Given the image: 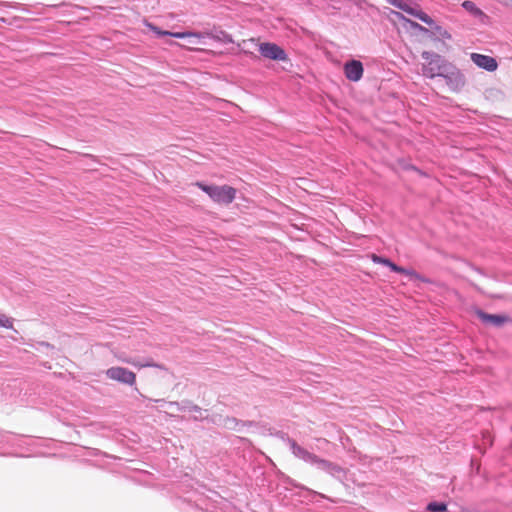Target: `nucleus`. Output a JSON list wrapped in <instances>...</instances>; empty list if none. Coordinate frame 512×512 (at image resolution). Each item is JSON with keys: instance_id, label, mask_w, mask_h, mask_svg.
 Here are the masks:
<instances>
[{"instance_id": "39448f33", "label": "nucleus", "mask_w": 512, "mask_h": 512, "mask_svg": "<svg viewBox=\"0 0 512 512\" xmlns=\"http://www.w3.org/2000/svg\"><path fill=\"white\" fill-rule=\"evenodd\" d=\"M106 376L113 381L133 386L136 383V374L127 368L113 366L105 371Z\"/></svg>"}, {"instance_id": "5701e85b", "label": "nucleus", "mask_w": 512, "mask_h": 512, "mask_svg": "<svg viewBox=\"0 0 512 512\" xmlns=\"http://www.w3.org/2000/svg\"><path fill=\"white\" fill-rule=\"evenodd\" d=\"M191 411H194V412H200V411H201V409H200L198 406H195V405H194V406H192Z\"/></svg>"}, {"instance_id": "dca6fc26", "label": "nucleus", "mask_w": 512, "mask_h": 512, "mask_svg": "<svg viewBox=\"0 0 512 512\" xmlns=\"http://www.w3.org/2000/svg\"><path fill=\"white\" fill-rule=\"evenodd\" d=\"M121 360H122L123 362L128 363V364H131V365H133V366H135V367H137V368H143V367L154 366V365H153L152 363H150V362H145V363H143V362H139V361H136V360H134V359H130V358H129V359H128V358H123V359H121Z\"/></svg>"}, {"instance_id": "b1692460", "label": "nucleus", "mask_w": 512, "mask_h": 512, "mask_svg": "<svg viewBox=\"0 0 512 512\" xmlns=\"http://www.w3.org/2000/svg\"><path fill=\"white\" fill-rule=\"evenodd\" d=\"M412 25L416 28H419L420 30H426L425 28H423L421 25H419L418 23H412Z\"/></svg>"}, {"instance_id": "7ed1b4c3", "label": "nucleus", "mask_w": 512, "mask_h": 512, "mask_svg": "<svg viewBox=\"0 0 512 512\" xmlns=\"http://www.w3.org/2000/svg\"><path fill=\"white\" fill-rule=\"evenodd\" d=\"M421 56L425 60V63L422 65V73L425 77H441L450 66V64L437 53L423 51Z\"/></svg>"}, {"instance_id": "4468645a", "label": "nucleus", "mask_w": 512, "mask_h": 512, "mask_svg": "<svg viewBox=\"0 0 512 512\" xmlns=\"http://www.w3.org/2000/svg\"><path fill=\"white\" fill-rule=\"evenodd\" d=\"M427 510L430 512H445L447 505L442 502H431L427 505Z\"/></svg>"}, {"instance_id": "9d476101", "label": "nucleus", "mask_w": 512, "mask_h": 512, "mask_svg": "<svg viewBox=\"0 0 512 512\" xmlns=\"http://www.w3.org/2000/svg\"><path fill=\"white\" fill-rule=\"evenodd\" d=\"M477 314H478L479 318L484 323H489V324H491L493 326H496V327L501 326L507 320V317H505V316L496 315V314H488V313H485L483 311H478Z\"/></svg>"}, {"instance_id": "412c9836", "label": "nucleus", "mask_w": 512, "mask_h": 512, "mask_svg": "<svg viewBox=\"0 0 512 512\" xmlns=\"http://www.w3.org/2000/svg\"><path fill=\"white\" fill-rule=\"evenodd\" d=\"M372 260H373L374 263L385 265L387 263V261H388V258H384V257H381V256L373 254L372 255Z\"/></svg>"}, {"instance_id": "aec40b11", "label": "nucleus", "mask_w": 512, "mask_h": 512, "mask_svg": "<svg viewBox=\"0 0 512 512\" xmlns=\"http://www.w3.org/2000/svg\"><path fill=\"white\" fill-rule=\"evenodd\" d=\"M384 266L389 267L393 272H396V273L404 272L403 267L396 265L390 259H388L387 263Z\"/></svg>"}, {"instance_id": "423d86ee", "label": "nucleus", "mask_w": 512, "mask_h": 512, "mask_svg": "<svg viewBox=\"0 0 512 512\" xmlns=\"http://www.w3.org/2000/svg\"><path fill=\"white\" fill-rule=\"evenodd\" d=\"M258 50L264 58L276 61L287 60V54L275 43L264 42L258 45Z\"/></svg>"}, {"instance_id": "f3484780", "label": "nucleus", "mask_w": 512, "mask_h": 512, "mask_svg": "<svg viewBox=\"0 0 512 512\" xmlns=\"http://www.w3.org/2000/svg\"><path fill=\"white\" fill-rule=\"evenodd\" d=\"M0 327L7 329L13 328V319L6 317L4 314H0Z\"/></svg>"}, {"instance_id": "ddd939ff", "label": "nucleus", "mask_w": 512, "mask_h": 512, "mask_svg": "<svg viewBox=\"0 0 512 512\" xmlns=\"http://www.w3.org/2000/svg\"><path fill=\"white\" fill-rule=\"evenodd\" d=\"M258 43L254 38L243 40L238 46L241 48L242 52L247 55H252L251 49L254 47H258Z\"/></svg>"}, {"instance_id": "6ab92c4d", "label": "nucleus", "mask_w": 512, "mask_h": 512, "mask_svg": "<svg viewBox=\"0 0 512 512\" xmlns=\"http://www.w3.org/2000/svg\"><path fill=\"white\" fill-rule=\"evenodd\" d=\"M384 266L389 267L393 272H396V273L404 272L403 267L396 265L390 259H388L387 263Z\"/></svg>"}, {"instance_id": "a211bd4d", "label": "nucleus", "mask_w": 512, "mask_h": 512, "mask_svg": "<svg viewBox=\"0 0 512 512\" xmlns=\"http://www.w3.org/2000/svg\"><path fill=\"white\" fill-rule=\"evenodd\" d=\"M389 4L403 10L406 12V10L409 9V6L403 1V0H386Z\"/></svg>"}, {"instance_id": "1a4fd4ad", "label": "nucleus", "mask_w": 512, "mask_h": 512, "mask_svg": "<svg viewBox=\"0 0 512 512\" xmlns=\"http://www.w3.org/2000/svg\"><path fill=\"white\" fill-rule=\"evenodd\" d=\"M471 60L475 65H477L479 68H482L488 72H493L497 69L498 64L495 58L483 55L479 53H472L471 54Z\"/></svg>"}, {"instance_id": "f8f14e48", "label": "nucleus", "mask_w": 512, "mask_h": 512, "mask_svg": "<svg viewBox=\"0 0 512 512\" xmlns=\"http://www.w3.org/2000/svg\"><path fill=\"white\" fill-rule=\"evenodd\" d=\"M406 12L408 14L418 18L419 20H421L422 22H424L425 24H427L429 26L434 25V20L429 15H427L426 13H424L422 11H418L414 8L409 7V9L406 10Z\"/></svg>"}, {"instance_id": "f257e3e1", "label": "nucleus", "mask_w": 512, "mask_h": 512, "mask_svg": "<svg viewBox=\"0 0 512 512\" xmlns=\"http://www.w3.org/2000/svg\"><path fill=\"white\" fill-rule=\"evenodd\" d=\"M288 443L292 453L303 461L315 465L319 470H322L340 482L347 479V470L336 463L330 462L325 459L319 458L317 455L310 453L303 447L299 446L294 440L289 439Z\"/></svg>"}, {"instance_id": "20e7f679", "label": "nucleus", "mask_w": 512, "mask_h": 512, "mask_svg": "<svg viewBox=\"0 0 512 512\" xmlns=\"http://www.w3.org/2000/svg\"><path fill=\"white\" fill-rule=\"evenodd\" d=\"M197 186L208 194L214 202L219 204H230L236 196V189L228 185L217 186L197 183Z\"/></svg>"}, {"instance_id": "9b49d317", "label": "nucleus", "mask_w": 512, "mask_h": 512, "mask_svg": "<svg viewBox=\"0 0 512 512\" xmlns=\"http://www.w3.org/2000/svg\"><path fill=\"white\" fill-rule=\"evenodd\" d=\"M462 7L470 12L474 17L480 18L482 21L487 18V16L480 10L474 2L466 0L462 3Z\"/></svg>"}, {"instance_id": "6e6552de", "label": "nucleus", "mask_w": 512, "mask_h": 512, "mask_svg": "<svg viewBox=\"0 0 512 512\" xmlns=\"http://www.w3.org/2000/svg\"><path fill=\"white\" fill-rule=\"evenodd\" d=\"M363 71V65L358 60H350L344 64V74L350 81H359L363 76Z\"/></svg>"}, {"instance_id": "0eeeda50", "label": "nucleus", "mask_w": 512, "mask_h": 512, "mask_svg": "<svg viewBox=\"0 0 512 512\" xmlns=\"http://www.w3.org/2000/svg\"><path fill=\"white\" fill-rule=\"evenodd\" d=\"M446 80L447 85L454 91L460 90L464 84L465 79L462 73L453 66H449L447 71L441 75Z\"/></svg>"}, {"instance_id": "4be33fe9", "label": "nucleus", "mask_w": 512, "mask_h": 512, "mask_svg": "<svg viewBox=\"0 0 512 512\" xmlns=\"http://www.w3.org/2000/svg\"><path fill=\"white\" fill-rule=\"evenodd\" d=\"M436 29L439 31V34L444 37V38H448L450 39L451 38V35L446 31V30H443L442 31V28L440 26H436Z\"/></svg>"}, {"instance_id": "f03ea898", "label": "nucleus", "mask_w": 512, "mask_h": 512, "mask_svg": "<svg viewBox=\"0 0 512 512\" xmlns=\"http://www.w3.org/2000/svg\"><path fill=\"white\" fill-rule=\"evenodd\" d=\"M146 26L153 31L158 37H164V36H171L177 39H184V38H196L198 41H191V43H202L201 39L205 37L212 38L218 42H222L225 44L233 43L234 40L232 36L225 31H216L213 32H191V31H185V32H170L166 30H161L157 26L147 23Z\"/></svg>"}, {"instance_id": "2eb2a0df", "label": "nucleus", "mask_w": 512, "mask_h": 512, "mask_svg": "<svg viewBox=\"0 0 512 512\" xmlns=\"http://www.w3.org/2000/svg\"><path fill=\"white\" fill-rule=\"evenodd\" d=\"M400 274H404L409 277L410 280H420L422 282H427V279H425L423 276L418 274L416 271L412 269H406L404 268V272H400Z\"/></svg>"}]
</instances>
